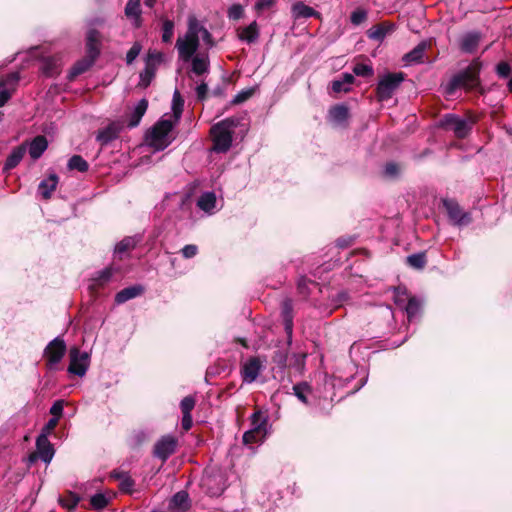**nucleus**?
<instances>
[{
  "label": "nucleus",
  "mask_w": 512,
  "mask_h": 512,
  "mask_svg": "<svg viewBox=\"0 0 512 512\" xmlns=\"http://www.w3.org/2000/svg\"><path fill=\"white\" fill-rule=\"evenodd\" d=\"M200 39H202L208 48L214 46L211 33L194 15H190L187 21L186 33L183 36H179L175 44L179 58L183 62H189L192 56L197 52L200 46Z\"/></svg>",
  "instance_id": "obj_1"
},
{
  "label": "nucleus",
  "mask_w": 512,
  "mask_h": 512,
  "mask_svg": "<svg viewBox=\"0 0 512 512\" xmlns=\"http://www.w3.org/2000/svg\"><path fill=\"white\" fill-rule=\"evenodd\" d=\"M178 123L167 117V114L163 115L147 133V144L157 151L167 148L175 139L173 129Z\"/></svg>",
  "instance_id": "obj_2"
},
{
  "label": "nucleus",
  "mask_w": 512,
  "mask_h": 512,
  "mask_svg": "<svg viewBox=\"0 0 512 512\" xmlns=\"http://www.w3.org/2000/svg\"><path fill=\"white\" fill-rule=\"evenodd\" d=\"M239 124V119L226 118L211 127L213 140L212 150L216 153H226L233 141L234 128Z\"/></svg>",
  "instance_id": "obj_3"
},
{
  "label": "nucleus",
  "mask_w": 512,
  "mask_h": 512,
  "mask_svg": "<svg viewBox=\"0 0 512 512\" xmlns=\"http://www.w3.org/2000/svg\"><path fill=\"white\" fill-rule=\"evenodd\" d=\"M480 70L481 62L478 59L473 60L463 71L449 80L445 88L446 93L451 95L460 87L473 89L478 86Z\"/></svg>",
  "instance_id": "obj_4"
},
{
  "label": "nucleus",
  "mask_w": 512,
  "mask_h": 512,
  "mask_svg": "<svg viewBox=\"0 0 512 512\" xmlns=\"http://www.w3.org/2000/svg\"><path fill=\"white\" fill-rule=\"evenodd\" d=\"M404 81V73H387L383 75L377 85L376 92L379 101H388Z\"/></svg>",
  "instance_id": "obj_5"
},
{
  "label": "nucleus",
  "mask_w": 512,
  "mask_h": 512,
  "mask_svg": "<svg viewBox=\"0 0 512 512\" xmlns=\"http://www.w3.org/2000/svg\"><path fill=\"white\" fill-rule=\"evenodd\" d=\"M443 206L450 222L457 227L468 226L472 222V216L464 211L454 199H444Z\"/></svg>",
  "instance_id": "obj_6"
},
{
  "label": "nucleus",
  "mask_w": 512,
  "mask_h": 512,
  "mask_svg": "<svg viewBox=\"0 0 512 512\" xmlns=\"http://www.w3.org/2000/svg\"><path fill=\"white\" fill-rule=\"evenodd\" d=\"M70 364L68 372L83 377L90 365V354L86 351H80L78 348L73 347L69 351Z\"/></svg>",
  "instance_id": "obj_7"
},
{
  "label": "nucleus",
  "mask_w": 512,
  "mask_h": 512,
  "mask_svg": "<svg viewBox=\"0 0 512 512\" xmlns=\"http://www.w3.org/2000/svg\"><path fill=\"white\" fill-rule=\"evenodd\" d=\"M65 352L66 344L60 337H56L47 345L44 355L50 369L54 368L61 361Z\"/></svg>",
  "instance_id": "obj_8"
},
{
  "label": "nucleus",
  "mask_w": 512,
  "mask_h": 512,
  "mask_svg": "<svg viewBox=\"0 0 512 512\" xmlns=\"http://www.w3.org/2000/svg\"><path fill=\"white\" fill-rule=\"evenodd\" d=\"M177 439L172 435L162 436L154 445L153 454L165 462L176 450Z\"/></svg>",
  "instance_id": "obj_9"
},
{
  "label": "nucleus",
  "mask_w": 512,
  "mask_h": 512,
  "mask_svg": "<svg viewBox=\"0 0 512 512\" xmlns=\"http://www.w3.org/2000/svg\"><path fill=\"white\" fill-rule=\"evenodd\" d=\"M281 316L284 324V330L287 334V342L292 343L293 334V303L292 300L286 298L281 303Z\"/></svg>",
  "instance_id": "obj_10"
},
{
  "label": "nucleus",
  "mask_w": 512,
  "mask_h": 512,
  "mask_svg": "<svg viewBox=\"0 0 512 512\" xmlns=\"http://www.w3.org/2000/svg\"><path fill=\"white\" fill-rule=\"evenodd\" d=\"M443 124L448 129L453 130L455 135L459 138H464L470 130L469 124L465 119H462L453 114H447L444 117Z\"/></svg>",
  "instance_id": "obj_11"
},
{
  "label": "nucleus",
  "mask_w": 512,
  "mask_h": 512,
  "mask_svg": "<svg viewBox=\"0 0 512 512\" xmlns=\"http://www.w3.org/2000/svg\"><path fill=\"white\" fill-rule=\"evenodd\" d=\"M262 370V363L259 358L253 357L247 360L241 369V375L243 382L252 383L254 382L260 371Z\"/></svg>",
  "instance_id": "obj_12"
},
{
  "label": "nucleus",
  "mask_w": 512,
  "mask_h": 512,
  "mask_svg": "<svg viewBox=\"0 0 512 512\" xmlns=\"http://www.w3.org/2000/svg\"><path fill=\"white\" fill-rule=\"evenodd\" d=\"M121 130L122 125L120 122H112L98 131L96 140L101 144V146H105L118 138Z\"/></svg>",
  "instance_id": "obj_13"
},
{
  "label": "nucleus",
  "mask_w": 512,
  "mask_h": 512,
  "mask_svg": "<svg viewBox=\"0 0 512 512\" xmlns=\"http://www.w3.org/2000/svg\"><path fill=\"white\" fill-rule=\"evenodd\" d=\"M293 394L297 397V399L305 404L306 406H310L313 404V400L316 398V394L313 388L305 381L299 382L293 385Z\"/></svg>",
  "instance_id": "obj_14"
},
{
  "label": "nucleus",
  "mask_w": 512,
  "mask_h": 512,
  "mask_svg": "<svg viewBox=\"0 0 512 512\" xmlns=\"http://www.w3.org/2000/svg\"><path fill=\"white\" fill-rule=\"evenodd\" d=\"M36 449L38 457L44 462V463H50L53 456H54V448L53 445L50 443L49 439L45 437L44 434H39V436L36 439Z\"/></svg>",
  "instance_id": "obj_15"
},
{
  "label": "nucleus",
  "mask_w": 512,
  "mask_h": 512,
  "mask_svg": "<svg viewBox=\"0 0 512 512\" xmlns=\"http://www.w3.org/2000/svg\"><path fill=\"white\" fill-rule=\"evenodd\" d=\"M27 151V144L23 143L11 151V153L8 155L4 166H3V173H8L10 170L14 169L23 159L25 153Z\"/></svg>",
  "instance_id": "obj_16"
},
{
  "label": "nucleus",
  "mask_w": 512,
  "mask_h": 512,
  "mask_svg": "<svg viewBox=\"0 0 512 512\" xmlns=\"http://www.w3.org/2000/svg\"><path fill=\"white\" fill-rule=\"evenodd\" d=\"M61 66L62 64L59 57L50 56L42 59L40 70L46 77H55L60 73Z\"/></svg>",
  "instance_id": "obj_17"
},
{
  "label": "nucleus",
  "mask_w": 512,
  "mask_h": 512,
  "mask_svg": "<svg viewBox=\"0 0 512 512\" xmlns=\"http://www.w3.org/2000/svg\"><path fill=\"white\" fill-rule=\"evenodd\" d=\"M217 198L216 194L211 191L202 193L197 199V207L208 215H213L216 212Z\"/></svg>",
  "instance_id": "obj_18"
},
{
  "label": "nucleus",
  "mask_w": 512,
  "mask_h": 512,
  "mask_svg": "<svg viewBox=\"0 0 512 512\" xmlns=\"http://www.w3.org/2000/svg\"><path fill=\"white\" fill-rule=\"evenodd\" d=\"M189 61H191V71L195 75L200 76L205 73H208L209 67H210V61H209L208 54H206V53L196 54L195 53Z\"/></svg>",
  "instance_id": "obj_19"
},
{
  "label": "nucleus",
  "mask_w": 512,
  "mask_h": 512,
  "mask_svg": "<svg viewBox=\"0 0 512 512\" xmlns=\"http://www.w3.org/2000/svg\"><path fill=\"white\" fill-rule=\"evenodd\" d=\"M260 36L259 26L253 21L248 26L238 29V38L247 44L255 43Z\"/></svg>",
  "instance_id": "obj_20"
},
{
  "label": "nucleus",
  "mask_w": 512,
  "mask_h": 512,
  "mask_svg": "<svg viewBox=\"0 0 512 512\" xmlns=\"http://www.w3.org/2000/svg\"><path fill=\"white\" fill-rule=\"evenodd\" d=\"M144 292V287L142 285H133L126 287L122 290H120L115 295V302L116 304L120 305L123 304L131 299H134Z\"/></svg>",
  "instance_id": "obj_21"
},
{
  "label": "nucleus",
  "mask_w": 512,
  "mask_h": 512,
  "mask_svg": "<svg viewBox=\"0 0 512 512\" xmlns=\"http://www.w3.org/2000/svg\"><path fill=\"white\" fill-rule=\"evenodd\" d=\"M59 178L55 173H51L47 178L43 179L38 185V193L43 199H49L56 189Z\"/></svg>",
  "instance_id": "obj_22"
},
{
  "label": "nucleus",
  "mask_w": 512,
  "mask_h": 512,
  "mask_svg": "<svg viewBox=\"0 0 512 512\" xmlns=\"http://www.w3.org/2000/svg\"><path fill=\"white\" fill-rule=\"evenodd\" d=\"M48 147L45 136H36L28 146V152L32 159H39Z\"/></svg>",
  "instance_id": "obj_23"
},
{
  "label": "nucleus",
  "mask_w": 512,
  "mask_h": 512,
  "mask_svg": "<svg viewBox=\"0 0 512 512\" xmlns=\"http://www.w3.org/2000/svg\"><path fill=\"white\" fill-rule=\"evenodd\" d=\"M292 15L295 19H307L311 17H320V13L314 8L303 2H296L292 6Z\"/></svg>",
  "instance_id": "obj_24"
},
{
  "label": "nucleus",
  "mask_w": 512,
  "mask_h": 512,
  "mask_svg": "<svg viewBox=\"0 0 512 512\" xmlns=\"http://www.w3.org/2000/svg\"><path fill=\"white\" fill-rule=\"evenodd\" d=\"M394 30L395 24L385 22L379 25H375L371 29H369L368 36L372 40L382 41L388 34L392 33Z\"/></svg>",
  "instance_id": "obj_25"
},
{
  "label": "nucleus",
  "mask_w": 512,
  "mask_h": 512,
  "mask_svg": "<svg viewBox=\"0 0 512 512\" xmlns=\"http://www.w3.org/2000/svg\"><path fill=\"white\" fill-rule=\"evenodd\" d=\"M147 108L148 101L145 98H142L137 102L129 117L128 126L130 128H134L139 125L142 117L147 111Z\"/></svg>",
  "instance_id": "obj_26"
},
{
  "label": "nucleus",
  "mask_w": 512,
  "mask_h": 512,
  "mask_svg": "<svg viewBox=\"0 0 512 512\" xmlns=\"http://www.w3.org/2000/svg\"><path fill=\"white\" fill-rule=\"evenodd\" d=\"M140 1L141 0H128L125 6V15L133 22L135 27H139L141 24Z\"/></svg>",
  "instance_id": "obj_27"
},
{
  "label": "nucleus",
  "mask_w": 512,
  "mask_h": 512,
  "mask_svg": "<svg viewBox=\"0 0 512 512\" xmlns=\"http://www.w3.org/2000/svg\"><path fill=\"white\" fill-rule=\"evenodd\" d=\"M480 38V34L476 32H470L465 34L460 40L461 50L466 53L475 52L479 45Z\"/></svg>",
  "instance_id": "obj_28"
},
{
  "label": "nucleus",
  "mask_w": 512,
  "mask_h": 512,
  "mask_svg": "<svg viewBox=\"0 0 512 512\" xmlns=\"http://www.w3.org/2000/svg\"><path fill=\"white\" fill-rule=\"evenodd\" d=\"M95 63L94 60L84 56L82 59L78 60L70 69L68 74V79L70 81L74 80L77 76L86 72L92 65Z\"/></svg>",
  "instance_id": "obj_29"
},
{
  "label": "nucleus",
  "mask_w": 512,
  "mask_h": 512,
  "mask_svg": "<svg viewBox=\"0 0 512 512\" xmlns=\"http://www.w3.org/2000/svg\"><path fill=\"white\" fill-rule=\"evenodd\" d=\"M354 82V76L350 73H343L338 79L331 84L335 93L348 92Z\"/></svg>",
  "instance_id": "obj_30"
},
{
  "label": "nucleus",
  "mask_w": 512,
  "mask_h": 512,
  "mask_svg": "<svg viewBox=\"0 0 512 512\" xmlns=\"http://www.w3.org/2000/svg\"><path fill=\"white\" fill-rule=\"evenodd\" d=\"M141 241V236H128L122 239L119 243L115 246V253L117 255H122L133 248L136 247V245Z\"/></svg>",
  "instance_id": "obj_31"
},
{
  "label": "nucleus",
  "mask_w": 512,
  "mask_h": 512,
  "mask_svg": "<svg viewBox=\"0 0 512 512\" xmlns=\"http://www.w3.org/2000/svg\"><path fill=\"white\" fill-rule=\"evenodd\" d=\"M184 107V100L181 97V94L178 90L174 91L173 100H172V114H167V117L174 120V122H179L182 116Z\"/></svg>",
  "instance_id": "obj_32"
},
{
  "label": "nucleus",
  "mask_w": 512,
  "mask_h": 512,
  "mask_svg": "<svg viewBox=\"0 0 512 512\" xmlns=\"http://www.w3.org/2000/svg\"><path fill=\"white\" fill-rule=\"evenodd\" d=\"M268 418L261 411H256L251 415V428L262 433L267 434Z\"/></svg>",
  "instance_id": "obj_33"
},
{
  "label": "nucleus",
  "mask_w": 512,
  "mask_h": 512,
  "mask_svg": "<svg viewBox=\"0 0 512 512\" xmlns=\"http://www.w3.org/2000/svg\"><path fill=\"white\" fill-rule=\"evenodd\" d=\"M427 43L425 41L420 42L414 49L405 54L403 60L408 63H419L424 57Z\"/></svg>",
  "instance_id": "obj_34"
},
{
  "label": "nucleus",
  "mask_w": 512,
  "mask_h": 512,
  "mask_svg": "<svg viewBox=\"0 0 512 512\" xmlns=\"http://www.w3.org/2000/svg\"><path fill=\"white\" fill-rule=\"evenodd\" d=\"M421 303L416 297H410L405 305V312L407 314L408 320L413 321L420 312Z\"/></svg>",
  "instance_id": "obj_35"
},
{
  "label": "nucleus",
  "mask_w": 512,
  "mask_h": 512,
  "mask_svg": "<svg viewBox=\"0 0 512 512\" xmlns=\"http://www.w3.org/2000/svg\"><path fill=\"white\" fill-rule=\"evenodd\" d=\"M329 116L333 122L340 124L347 119L348 109L344 105H336L330 109Z\"/></svg>",
  "instance_id": "obj_36"
},
{
  "label": "nucleus",
  "mask_w": 512,
  "mask_h": 512,
  "mask_svg": "<svg viewBox=\"0 0 512 512\" xmlns=\"http://www.w3.org/2000/svg\"><path fill=\"white\" fill-rule=\"evenodd\" d=\"M68 169L77 170L79 172H86L89 168L88 162L80 155H73L68 160Z\"/></svg>",
  "instance_id": "obj_37"
},
{
  "label": "nucleus",
  "mask_w": 512,
  "mask_h": 512,
  "mask_svg": "<svg viewBox=\"0 0 512 512\" xmlns=\"http://www.w3.org/2000/svg\"><path fill=\"white\" fill-rule=\"evenodd\" d=\"M407 263L409 266L422 269L426 265V256L424 253H415L407 257Z\"/></svg>",
  "instance_id": "obj_38"
},
{
  "label": "nucleus",
  "mask_w": 512,
  "mask_h": 512,
  "mask_svg": "<svg viewBox=\"0 0 512 512\" xmlns=\"http://www.w3.org/2000/svg\"><path fill=\"white\" fill-rule=\"evenodd\" d=\"M267 434H262L254 429H250L246 431L243 435L244 444H252L257 442H262Z\"/></svg>",
  "instance_id": "obj_39"
},
{
  "label": "nucleus",
  "mask_w": 512,
  "mask_h": 512,
  "mask_svg": "<svg viewBox=\"0 0 512 512\" xmlns=\"http://www.w3.org/2000/svg\"><path fill=\"white\" fill-rule=\"evenodd\" d=\"M115 271H116V269H114L112 267H107V268L99 271L97 273V276L94 278V280L97 283V285L103 286L104 284H106L107 282L110 281V279L112 278Z\"/></svg>",
  "instance_id": "obj_40"
},
{
  "label": "nucleus",
  "mask_w": 512,
  "mask_h": 512,
  "mask_svg": "<svg viewBox=\"0 0 512 512\" xmlns=\"http://www.w3.org/2000/svg\"><path fill=\"white\" fill-rule=\"evenodd\" d=\"M174 34V22L165 19L162 23V41L165 43L171 42Z\"/></svg>",
  "instance_id": "obj_41"
},
{
  "label": "nucleus",
  "mask_w": 512,
  "mask_h": 512,
  "mask_svg": "<svg viewBox=\"0 0 512 512\" xmlns=\"http://www.w3.org/2000/svg\"><path fill=\"white\" fill-rule=\"evenodd\" d=\"M155 70L156 69H154V67H152L150 64H148V65L145 64L144 70L140 73V83L139 84L142 87H147L151 83V81L155 75Z\"/></svg>",
  "instance_id": "obj_42"
},
{
  "label": "nucleus",
  "mask_w": 512,
  "mask_h": 512,
  "mask_svg": "<svg viewBox=\"0 0 512 512\" xmlns=\"http://www.w3.org/2000/svg\"><path fill=\"white\" fill-rule=\"evenodd\" d=\"M216 481V479L214 477H212L211 475H206L204 476V478L202 479V485L204 487L207 488V492L211 495V496H218L220 495L222 492H223V486L222 485H219L217 488H212L211 487V484L212 482Z\"/></svg>",
  "instance_id": "obj_43"
},
{
  "label": "nucleus",
  "mask_w": 512,
  "mask_h": 512,
  "mask_svg": "<svg viewBox=\"0 0 512 512\" xmlns=\"http://www.w3.org/2000/svg\"><path fill=\"white\" fill-rule=\"evenodd\" d=\"M110 498L103 493H96L90 499V504L94 509H102L108 505Z\"/></svg>",
  "instance_id": "obj_44"
},
{
  "label": "nucleus",
  "mask_w": 512,
  "mask_h": 512,
  "mask_svg": "<svg viewBox=\"0 0 512 512\" xmlns=\"http://www.w3.org/2000/svg\"><path fill=\"white\" fill-rule=\"evenodd\" d=\"M353 73L361 77H370L373 75V67L366 63H357L353 67Z\"/></svg>",
  "instance_id": "obj_45"
},
{
  "label": "nucleus",
  "mask_w": 512,
  "mask_h": 512,
  "mask_svg": "<svg viewBox=\"0 0 512 512\" xmlns=\"http://www.w3.org/2000/svg\"><path fill=\"white\" fill-rule=\"evenodd\" d=\"M306 353H296L292 356L290 365L300 373L303 372L306 360Z\"/></svg>",
  "instance_id": "obj_46"
},
{
  "label": "nucleus",
  "mask_w": 512,
  "mask_h": 512,
  "mask_svg": "<svg viewBox=\"0 0 512 512\" xmlns=\"http://www.w3.org/2000/svg\"><path fill=\"white\" fill-rule=\"evenodd\" d=\"M407 293L404 287H397L394 290V302L400 308H405L407 304Z\"/></svg>",
  "instance_id": "obj_47"
},
{
  "label": "nucleus",
  "mask_w": 512,
  "mask_h": 512,
  "mask_svg": "<svg viewBox=\"0 0 512 512\" xmlns=\"http://www.w3.org/2000/svg\"><path fill=\"white\" fill-rule=\"evenodd\" d=\"M255 92V88H247L237 93L231 100V104L238 105L247 101Z\"/></svg>",
  "instance_id": "obj_48"
},
{
  "label": "nucleus",
  "mask_w": 512,
  "mask_h": 512,
  "mask_svg": "<svg viewBox=\"0 0 512 512\" xmlns=\"http://www.w3.org/2000/svg\"><path fill=\"white\" fill-rule=\"evenodd\" d=\"M272 361L280 370L285 369L287 366V352L283 350H276L273 354Z\"/></svg>",
  "instance_id": "obj_49"
},
{
  "label": "nucleus",
  "mask_w": 512,
  "mask_h": 512,
  "mask_svg": "<svg viewBox=\"0 0 512 512\" xmlns=\"http://www.w3.org/2000/svg\"><path fill=\"white\" fill-rule=\"evenodd\" d=\"M162 59L163 54L161 52L149 51L145 59V64H150L152 67H154V69H156L157 65L161 63Z\"/></svg>",
  "instance_id": "obj_50"
},
{
  "label": "nucleus",
  "mask_w": 512,
  "mask_h": 512,
  "mask_svg": "<svg viewBox=\"0 0 512 512\" xmlns=\"http://www.w3.org/2000/svg\"><path fill=\"white\" fill-rule=\"evenodd\" d=\"M195 407V399L192 396L184 397L180 402V408L182 414H191V411Z\"/></svg>",
  "instance_id": "obj_51"
},
{
  "label": "nucleus",
  "mask_w": 512,
  "mask_h": 512,
  "mask_svg": "<svg viewBox=\"0 0 512 512\" xmlns=\"http://www.w3.org/2000/svg\"><path fill=\"white\" fill-rule=\"evenodd\" d=\"M100 54V43L86 42V55L88 58L96 61Z\"/></svg>",
  "instance_id": "obj_52"
},
{
  "label": "nucleus",
  "mask_w": 512,
  "mask_h": 512,
  "mask_svg": "<svg viewBox=\"0 0 512 512\" xmlns=\"http://www.w3.org/2000/svg\"><path fill=\"white\" fill-rule=\"evenodd\" d=\"M113 476L116 478H121L120 489L122 491H124V492L131 491L132 487L134 486V481L130 477L121 475L119 473H114Z\"/></svg>",
  "instance_id": "obj_53"
},
{
  "label": "nucleus",
  "mask_w": 512,
  "mask_h": 512,
  "mask_svg": "<svg viewBox=\"0 0 512 512\" xmlns=\"http://www.w3.org/2000/svg\"><path fill=\"white\" fill-rule=\"evenodd\" d=\"M140 52H141V45H140V43L135 42L126 54L127 64H132L134 62V60L138 57Z\"/></svg>",
  "instance_id": "obj_54"
},
{
  "label": "nucleus",
  "mask_w": 512,
  "mask_h": 512,
  "mask_svg": "<svg viewBox=\"0 0 512 512\" xmlns=\"http://www.w3.org/2000/svg\"><path fill=\"white\" fill-rule=\"evenodd\" d=\"M188 501V494L185 491L177 492L172 498V504L176 507H184Z\"/></svg>",
  "instance_id": "obj_55"
},
{
  "label": "nucleus",
  "mask_w": 512,
  "mask_h": 512,
  "mask_svg": "<svg viewBox=\"0 0 512 512\" xmlns=\"http://www.w3.org/2000/svg\"><path fill=\"white\" fill-rule=\"evenodd\" d=\"M244 9L240 4H234L228 9V17L232 20H238L242 18Z\"/></svg>",
  "instance_id": "obj_56"
},
{
  "label": "nucleus",
  "mask_w": 512,
  "mask_h": 512,
  "mask_svg": "<svg viewBox=\"0 0 512 512\" xmlns=\"http://www.w3.org/2000/svg\"><path fill=\"white\" fill-rule=\"evenodd\" d=\"M12 93L13 89L4 87V84L0 83V107H3L8 102Z\"/></svg>",
  "instance_id": "obj_57"
},
{
  "label": "nucleus",
  "mask_w": 512,
  "mask_h": 512,
  "mask_svg": "<svg viewBox=\"0 0 512 512\" xmlns=\"http://www.w3.org/2000/svg\"><path fill=\"white\" fill-rule=\"evenodd\" d=\"M197 253H198V247L194 244L185 245L181 249V254L185 259L193 258L197 255Z\"/></svg>",
  "instance_id": "obj_58"
},
{
  "label": "nucleus",
  "mask_w": 512,
  "mask_h": 512,
  "mask_svg": "<svg viewBox=\"0 0 512 512\" xmlns=\"http://www.w3.org/2000/svg\"><path fill=\"white\" fill-rule=\"evenodd\" d=\"M19 74L17 72L10 73L7 75L4 81H1L0 83L4 84V87H8L10 89H15L16 84L19 81Z\"/></svg>",
  "instance_id": "obj_59"
},
{
  "label": "nucleus",
  "mask_w": 512,
  "mask_h": 512,
  "mask_svg": "<svg viewBox=\"0 0 512 512\" xmlns=\"http://www.w3.org/2000/svg\"><path fill=\"white\" fill-rule=\"evenodd\" d=\"M366 18H367L366 11L361 10V9H357V10L353 11L352 14H351V17H350L351 22L354 25L361 24L362 22L365 21Z\"/></svg>",
  "instance_id": "obj_60"
},
{
  "label": "nucleus",
  "mask_w": 512,
  "mask_h": 512,
  "mask_svg": "<svg viewBox=\"0 0 512 512\" xmlns=\"http://www.w3.org/2000/svg\"><path fill=\"white\" fill-rule=\"evenodd\" d=\"M58 424V418L52 417L48 420V422L44 425V427L41 430L40 434H44L46 438L52 433V431L55 429V427Z\"/></svg>",
  "instance_id": "obj_61"
},
{
  "label": "nucleus",
  "mask_w": 512,
  "mask_h": 512,
  "mask_svg": "<svg viewBox=\"0 0 512 512\" xmlns=\"http://www.w3.org/2000/svg\"><path fill=\"white\" fill-rule=\"evenodd\" d=\"M63 407H64L63 400H57L51 406L50 413L53 415V417H57L59 420L63 413Z\"/></svg>",
  "instance_id": "obj_62"
},
{
  "label": "nucleus",
  "mask_w": 512,
  "mask_h": 512,
  "mask_svg": "<svg viewBox=\"0 0 512 512\" xmlns=\"http://www.w3.org/2000/svg\"><path fill=\"white\" fill-rule=\"evenodd\" d=\"M101 35L95 28H89L86 35V42L100 43Z\"/></svg>",
  "instance_id": "obj_63"
},
{
  "label": "nucleus",
  "mask_w": 512,
  "mask_h": 512,
  "mask_svg": "<svg viewBox=\"0 0 512 512\" xmlns=\"http://www.w3.org/2000/svg\"><path fill=\"white\" fill-rule=\"evenodd\" d=\"M196 95L198 100L203 101L208 93V85L204 81H202L200 84L196 86Z\"/></svg>",
  "instance_id": "obj_64"
}]
</instances>
